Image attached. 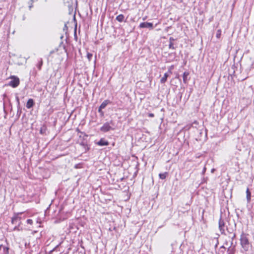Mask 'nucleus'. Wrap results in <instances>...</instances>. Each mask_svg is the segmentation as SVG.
Returning a JSON list of instances; mask_svg holds the SVG:
<instances>
[{
  "mask_svg": "<svg viewBox=\"0 0 254 254\" xmlns=\"http://www.w3.org/2000/svg\"><path fill=\"white\" fill-rule=\"evenodd\" d=\"M240 244L245 252L249 251L251 246V243L248 238V234L242 233L240 236Z\"/></svg>",
  "mask_w": 254,
  "mask_h": 254,
  "instance_id": "nucleus-1",
  "label": "nucleus"
},
{
  "mask_svg": "<svg viewBox=\"0 0 254 254\" xmlns=\"http://www.w3.org/2000/svg\"><path fill=\"white\" fill-rule=\"evenodd\" d=\"M10 78L11 80L8 83L9 86L13 88H16L19 85L20 81L18 77L15 76H11Z\"/></svg>",
  "mask_w": 254,
  "mask_h": 254,
  "instance_id": "nucleus-2",
  "label": "nucleus"
},
{
  "mask_svg": "<svg viewBox=\"0 0 254 254\" xmlns=\"http://www.w3.org/2000/svg\"><path fill=\"white\" fill-rule=\"evenodd\" d=\"M139 27L140 28H148L151 29L153 28V24L150 22H142L140 23Z\"/></svg>",
  "mask_w": 254,
  "mask_h": 254,
  "instance_id": "nucleus-3",
  "label": "nucleus"
},
{
  "mask_svg": "<svg viewBox=\"0 0 254 254\" xmlns=\"http://www.w3.org/2000/svg\"><path fill=\"white\" fill-rule=\"evenodd\" d=\"M112 129V127L109 123H105L100 128V130L103 132H107Z\"/></svg>",
  "mask_w": 254,
  "mask_h": 254,
  "instance_id": "nucleus-4",
  "label": "nucleus"
},
{
  "mask_svg": "<svg viewBox=\"0 0 254 254\" xmlns=\"http://www.w3.org/2000/svg\"><path fill=\"white\" fill-rule=\"evenodd\" d=\"M96 144L99 146H107L109 145V143L107 140L102 138Z\"/></svg>",
  "mask_w": 254,
  "mask_h": 254,
  "instance_id": "nucleus-5",
  "label": "nucleus"
},
{
  "mask_svg": "<svg viewBox=\"0 0 254 254\" xmlns=\"http://www.w3.org/2000/svg\"><path fill=\"white\" fill-rule=\"evenodd\" d=\"M225 224L224 220L220 218L219 220V228L221 231H224Z\"/></svg>",
  "mask_w": 254,
  "mask_h": 254,
  "instance_id": "nucleus-6",
  "label": "nucleus"
},
{
  "mask_svg": "<svg viewBox=\"0 0 254 254\" xmlns=\"http://www.w3.org/2000/svg\"><path fill=\"white\" fill-rule=\"evenodd\" d=\"M189 74H190V73L188 71H185L183 73V82L185 84L187 83L189 80V79L188 78V77L189 75Z\"/></svg>",
  "mask_w": 254,
  "mask_h": 254,
  "instance_id": "nucleus-7",
  "label": "nucleus"
},
{
  "mask_svg": "<svg viewBox=\"0 0 254 254\" xmlns=\"http://www.w3.org/2000/svg\"><path fill=\"white\" fill-rule=\"evenodd\" d=\"M34 100L32 99H29L27 102L26 108L27 109H30L34 106Z\"/></svg>",
  "mask_w": 254,
  "mask_h": 254,
  "instance_id": "nucleus-8",
  "label": "nucleus"
},
{
  "mask_svg": "<svg viewBox=\"0 0 254 254\" xmlns=\"http://www.w3.org/2000/svg\"><path fill=\"white\" fill-rule=\"evenodd\" d=\"M246 197L248 202H250L251 200V192L249 188L246 190Z\"/></svg>",
  "mask_w": 254,
  "mask_h": 254,
  "instance_id": "nucleus-9",
  "label": "nucleus"
},
{
  "mask_svg": "<svg viewBox=\"0 0 254 254\" xmlns=\"http://www.w3.org/2000/svg\"><path fill=\"white\" fill-rule=\"evenodd\" d=\"M116 19L119 22H122L125 21V16L123 14H121L116 17Z\"/></svg>",
  "mask_w": 254,
  "mask_h": 254,
  "instance_id": "nucleus-10",
  "label": "nucleus"
},
{
  "mask_svg": "<svg viewBox=\"0 0 254 254\" xmlns=\"http://www.w3.org/2000/svg\"><path fill=\"white\" fill-rule=\"evenodd\" d=\"M43 64V61L42 59L41 58L38 60V63L36 64V66L38 68L39 70H40L41 69Z\"/></svg>",
  "mask_w": 254,
  "mask_h": 254,
  "instance_id": "nucleus-11",
  "label": "nucleus"
},
{
  "mask_svg": "<svg viewBox=\"0 0 254 254\" xmlns=\"http://www.w3.org/2000/svg\"><path fill=\"white\" fill-rule=\"evenodd\" d=\"M169 74L168 73H165L164 74L163 77H162V78L160 80V82L161 83H165L168 77L169 76Z\"/></svg>",
  "mask_w": 254,
  "mask_h": 254,
  "instance_id": "nucleus-12",
  "label": "nucleus"
},
{
  "mask_svg": "<svg viewBox=\"0 0 254 254\" xmlns=\"http://www.w3.org/2000/svg\"><path fill=\"white\" fill-rule=\"evenodd\" d=\"M20 217L18 216H14L11 219V223L12 224H16L18 221L20 220Z\"/></svg>",
  "mask_w": 254,
  "mask_h": 254,
  "instance_id": "nucleus-13",
  "label": "nucleus"
},
{
  "mask_svg": "<svg viewBox=\"0 0 254 254\" xmlns=\"http://www.w3.org/2000/svg\"><path fill=\"white\" fill-rule=\"evenodd\" d=\"M167 175H168V173L165 172L164 173L159 174V177L160 179L164 180L166 178Z\"/></svg>",
  "mask_w": 254,
  "mask_h": 254,
  "instance_id": "nucleus-14",
  "label": "nucleus"
},
{
  "mask_svg": "<svg viewBox=\"0 0 254 254\" xmlns=\"http://www.w3.org/2000/svg\"><path fill=\"white\" fill-rule=\"evenodd\" d=\"M109 101L108 100H105L100 105V108L104 109L106 106L109 104Z\"/></svg>",
  "mask_w": 254,
  "mask_h": 254,
  "instance_id": "nucleus-15",
  "label": "nucleus"
},
{
  "mask_svg": "<svg viewBox=\"0 0 254 254\" xmlns=\"http://www.w3.org/2000/svg\"><path fill=\"white\" fill-rule=\"evenodd\" d=\"M221 30L218 29L216 31V37L217 39H220L221 38Z\"/></svg>",
  "mask_w": 254,
  "mask_h": 254,
  "instance_id": "nucleus-16",
  "label": "nucleus"
},
{
  "mask_svg": "<svg viewBox=\"0 0 254 254\" xmlns=\"http://www.w3.org/2000/svg\"><path fill=\"white\" fill-rule=\"evenodd\" d=\"M174 68V66L173 65H172L171 66L169 67L168 71L167 73H168L169 74H171L172 73V70Z\"/></svg>",
  "mask_w": 254,
  "mask_h": 254,
  "instance_id": "nucleus-17",
  "label": "nucleus"
},
{
  "mask_svg": "<svg viewBox=\"0 0 254 254\" xmlns=\"http://www.w3.org/2000/svg\"><path fill=\"white\" fill-rule=\"evenodd\" d=\"M169 48L172 50H175L176 48L174 47V43H169Z\"/></svg>",
  "mask_w": 254,
  "mask_h": 254,
  "instance_id": "nucleus-18",
  "label": "nucleus"
},
{
  "mask_svg": "<svg viewBox=\"0 0 254 254\" xmlns=\"http://www.w3.org/2000/svg\"><path fill=\"white\" fill-rule=\"evenodd\" d=\"M92 56H93V55L92 54L88 53V52L87 53V58L89 61H91V60L92 58Z\"/></svg>",
  "mask_w": 254,
  "mask_h": 254,
  "instance_id": "nucleus-19",
  "label": "nucleus"
},
{
  "mask_svg": "<svg viewBox=\"0 0 254 254\" xmlns=\"http://www.w3.org/2000/svg\"><path fill=\"white\" fill-rule=\"evenodd\" d=\"M46 130V127L45 126L44 127H42L40 130V132L41 134H43L45 132V131Z\"/></svg>",
  "mask_w": 254,
  "mask_h": 254,
  "instance_id": "nucleus-20",
  "label": "nucleus"
},
{
  "mask_svg": "<svg viewBox=\"0 0 254 254\" xmlns=\"http://www.w3.org/2000/svg\"><path fill=\"white\" fill-rule=\"evenodd\" d=\"M27 223L30 225H32L33 224V220L31 219H27Z\"/></svg>",
  "mask_w": 254,
  "mask_h": 254,
  "instance_id": "nucleus-21",
  "label": "nucleus"
},
{
  "mask_svg": "<svg viewBox=\"0 0 254 254\" xmlns=\"http://www.w3.org/2000/svg\"><path fill=\"white\" fill-rule=\"evenodd\" d=\"M175 41V39H174L173 37H170L169 38V43H173V42Z\"/></svg>",
  "mask_w": 254,
  "mask_h": 254,
  "instance_id": "nucleus-22",
  "label": "nucleus"
},
{
  "mask_svg": "<svg viewBox=\"0 0 254 254\" xmlns=\"http://www.w3.org/2000/svg\"><path fill=\"white\" fill-rule=\"evenodd\" d=\"M148 116H149V117L153 118V117H154V114H153V113H149V114H148Z\"/></svg>",
  "mask_w": 254,
  "mask_h": 254,
  "instance_id": "nucleus-23",
  "label": "nucleus"
},
{
  "mask_svg": "<svg viewBox=\"0 0 254 254\" xmlns=\"http://www.w3.org/2000/svg\"><path fill=\"white\" fill-rule=\"evenodd\" d=\"M3 249H4V250H5L7 254H8V248L7 247H4Z\"/></svg>",
  "mask_w": 254,
  "mask_h": 254,
  "instance_id": "nucleus-24",
  "label": "nucleus"
},
{
  "mask_svg": "<svg viewBox=\"0 0 254 254\" xmlns=\"http://www.w3.org/2000/svg\"><path fill=\"white\" fill-rule=\"evenodd\" d=\"M14 230H17V231H19L20 229L18 227H15L14 228Z\"/></svg>",
  "mask_w": 254,
  "mask_h": 254,
  "instance_id": "nucleus-25",
  "label": "nucleus"
},
{
  "mask_svg": "<svg viewBox=\"0 0 254 254\" xmlns=\"http://www.w3.org/2000/svg\"><path fill=\"white\" fill-rule=\"evenodd\" d=\"M102 109H103L102 108H100V107H99V110H98V112L101 113V112H102Z\"/></svg>",
  "mask_w": 254,
  "mask_h": 254,
  "instance_id": "nucleus-26",
  "label": "nucleus"
}]
</instances>
